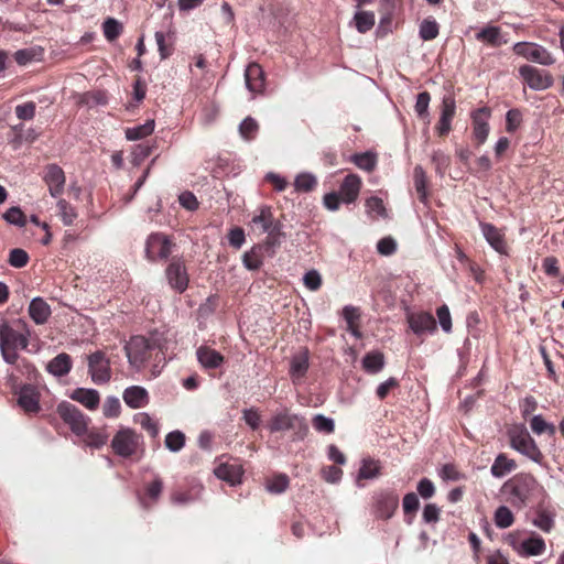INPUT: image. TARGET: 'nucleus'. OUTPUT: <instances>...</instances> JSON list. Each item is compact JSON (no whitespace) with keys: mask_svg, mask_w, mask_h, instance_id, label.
<instances>
[{"mask_svg":"<svg viewBox=\"0 0 564 564\" xmlns=\"http://www.w3.org/2000/svg\"><path fill=\"white\" fill-rule=\"evenodd\" d=\"M56 413L77 436H82L87 433L90 419L73 403L62 401L56 408Z\"/></svg>","mask_w":564,"mask_h":564,"instance_id":"nucleus-8","label":"nucleus"},{"mask_svg":"<svg viewBox=\"0 0 564 564\" xmlns=\"http://www.w3.org/2000/svg\"><path fill=\"white\" fill-rule=\"evenodd\" d=\"M166 341L159 334H151L150 337L133 336L126 346L127 357L131 366L142 368L153 356L163 355Z\"/></svg>","mask_w":564,"mask_h":564,"instance_id":"nucleus-2","label":"nucleus"},{"mask_svg":"<svg viewBox=\"0 0 564 564\" xmlns=\"http://www.w3.org/2000/svg\"><path fill=\"white\" fill-rule=\"evenodd\" d=\"M491 116L489 107H481L471 112L473 135L478 144L486 142L489 134L488 119Z\"/></svg>","mask_w":564,"mask_h":564,"instance_id":"nucleus-19","label":"nucleus"},{"mask_svg":"<svg viewBox=\"0 0 564 564\" xmlns=\"http://www.w3.org/2000/svg\"><path fill=\"white\" fill-rule=\"evenodd\" d=\"M456 113V101L452 96H445L441 104L440 119L435 126L438 137L445 138L452 130V121Z\"/></svg>","mask_w":564,"mask_h":564,"instance_id":"nucleus-18","label":"nucleus"},{"mask_svg":"<svg viewBox=\"0 0 564 564\" xmlns=\"http://www.w3.org/2000/svg\"><path fill=\"white\" fill-rule=\"evenodd\" d=\"M514 54L541 65H552L555 59L542 45L531 42H518L512 47Z\"/></svg>","mask_w":564,"mask_h":564,"instance_id":"nucleus-11","label":"nucleus"},{"mask_svg":"<svg viewBox=\"0 0 564 564\" xmlns=\"http://www.w3.org/2000/svg\"><path fill=\"white\" fill-rule=\"evenodd\" d=\"M381 465L378 459L366 457L361 460V465L357 476V485L362 487V480L377 478L381 474Z\"/></svg>","mask_w":564,"mask_h":564,"instance_id":"nucleus-28","label":"nucleus"},{"mask_svg":"<svg viewBox=\"0 0 564 564\" xmlns=\"http://www.w3.org/2000/svg\"><path fill=\"white\" fill-rule=\"evenodd\" d=\"M476 40L494 47L501 45V31L498 26H486L476 34Z\"/></svg>","mask_w":564,"mask_h":564,"instance_id":"nucleus-41","label":"nucleus"},{"mask_svg":"<svg viewBox=\"0 0 564 564\" xmlns=\"http://www.w3.org/2000/svg\"><path fill=\"white\" fill-rule=\"evenodd\" d=\"M3 218L12 225L23 227L25 226L26 219L20 207H11L4 214Z\"/></svg>","mask_w":564,"mask_h":564,"instance_id":"nucleus-61","label":"nucleus"},{"mask_svg":"<svg viewBox=\"0 0 564 564\" xmlns=\"http://www.w3.org/2000/svg\"><path fill=\"white\" fill-rule=\"evenodd\" d=\"M135 423L140 424V426L148 431V433L155 437L159 432L158 424L152 420V417L148 413H139L134 416Z\"/></svg>","mask_w":564,"mask_h":564,"instance_id":"nucleus-57","label":"nucleus"},{"mask_svg":"<svg viewBox=\"0 0 564 564\" xmlns=\"http://www.w3.org/2000/svg\"><path fill=\"white\" fill-rule=\"evenodd\" d=\"M140 436L131 429L119 430L112 438L113 453L121 457L132 456L138 448Z\"/></svg>","mask_w":564,"mask_h":564,"instance_id":"nucleus-13","label":"nucleus"},{"mask_svg":"<svg viewBox=\"0 0 564 564\" xmlns=\"http://www.w3.org/2000/svg\"><path fill=\"white\" fill-rule=\"evenodd\" d=\"M431 101V95L429 91H422L416 97L415 111L421 119L429 117V105Z\"/></svg>","mask_w":564,"mask_h":564,"instance_id":"nucleus-58","label":"nucleus"},{"mask_svg":"<svg viewBox=\"0 0 564 564\" xmlns=\"http://www.w3.org/2000/svg\"><path fill=\"white\" fill-rule=\"evenodd\" d=\"M121 412V404L118 398L107 397L104 405L102 413L106 417H117Z\"/></svg>","mask_w":564,"mask_h":564,"instance_id":"nucleus-60","label":"nucleus"},{"mask_svg":"<svg viewBox=\"0 0 564 564\" xmlns=\"http://www.w3.org/2000/svg\"><path fill=\"white\" fill-rule=\"evenodd\" d=\"M419 507H420V501H419L416 494L409 492L403 497L402 508H403L405 516H408V514L414 516V513L417 511Z\"/></svg>","mask_w":564,"mask_h":564,"instance_id":"nucleus-64","label":"nucleus"},{"mask_svg":"<svg viewBox=\"0 0 564 564\" xmlns=\"http://www.w3.org/2000/svg\"><path fill=\"white\" fill-rule=\"evenodd\" d=\"M508 437L510 446L514 451L535 463H541L543 460L544 456L542 452L523 424H513L509 427Z\"/></svg>","mask_w":564,"mask_h":564,"instance_id":"nucleus-6","label":"nucleus"},{"mask_svg":"<svg viewBox=\"0 0 564 564\" xmlns=\"http://www.w3.org/2000/svg\"><path fill=\"white\" fill-rule=\"evenodd\" d=\"M540 488L538 480L531 474L520 473L508 479L501 487L506 500L513 508L521 510L528 506L533 494Z\"/></svg>","mask_w":564,"mask_h":564,"instance_id":"nucleus-3","label":"nucleus"},{"mask_svg":"<svg viewBox=\"0 0 564 564\" xmlns=\"http://www.w3.org/2000/svg\"><path fill=\"white\" fill-rule=\"evenodd\" d=\"M196 354L199 364L206 369H217L225 360L220 352L208 346H200Z\"/></svg>","mask_w":564,"mask_h":564,"instance_id":"nucleus-26","label":"nucleus"},{"mask_svg":"<svg viewBox=\"0 0 564 564\" xmlns=\"http://www.w3.org/2000/svg\"><path fill=\"white\" fill-rule=\"evenodd\" d=\"M8 381L13 394L18 397L19 406L26 413H37L41 410L40 406V391L31 383L22 384L20 382V376L10 373Z\"/></svg>","mask_w":564,"mask_h":564,"instance_id":"nucleus-7","label":"nucleus"},{"mask_svg":"<svg viewBox=\"0 0 564 564\" xmlns=\"http://www.w3.org/2000/svg\"><path fill=\"white\" fill-rule=\"evenodd\" d=\"M155 148V144L140 143L133 148L132 164L140 165L148 156H150Z\"/></svg>","mask_w":564,"mask_h":564,"instance_id":"nucleus-51","label":"nucleus"},{"mask_svg":"<svg viewBox=\"0 0 564 564\" xmlns=\"http://www.w3.org/2000/svg\"><path fill=\"white\" fill-rule=\"evenodd\" d=\"M163 490V481L156 477L154 480L149 482L144 488V495L140 497V503L143 508L149 509L155 503Z\"/></svg>","mask_w":564,"mask_h":564,"instance_id":"nucleus-33","label":"nucleus"},{"mask_svg":"<svg viewBox=\"0 0 564 564\" xmlns=\"http://www.w3.org/2000/svg\"><path fill=\"white\" fill-rule=\"evenodd\" d=\"M522 122V113L519 109H510L506 115V130L514 132Z\"/></svg>","mask_w":564,"mask_h":564,"instance_id":"nucleus-63","label":"nucleus"},{"mask_svg":"<svg viewBox=\"0 0 564 564\" xmlns=\"http://www.w3.org/2000/svg\"><path fill=\"white\" fill-rule=\"evenodd\" d=\"M288 487H289V477L283 474L272 477L267 482V489L273 494H282L288 489Z\"/></svg>","mask_w":564,"mask_h":564,"instance_id":"nucleus-56","label":"nucleus"},{"mask_svg":"<svg viewBox=\"0 0 564 564\" xmlns=\"http://www.w3.org/2000/svg\"><path fill=\"white\" fill-rule=\"evenodd\" d=\"M43 182L46 184L52 197H59L65 189L66 176L63 169L55 164H47L43 170Z\"/></svg>","mask_w":564,"mask_h":564,"instance_id":"nucleus-16","label":"nucleus"},{"mask_svg":"<svg viewBox=\"0 0 564 564\" xmlns=\"http://www.w3.org/2000/svg\"><path fill=\"white\" fill-rule=\"evenodd\" d=\"M308 369V355L307 351L294 356L291 360L290 375L295 379L303 378Z\"/></svg>","mask_w":564,"mask_h":564,"instance_id":"nucleus-39","label":"nucleus"},{"mask_svg":"<svg viewBox=\"0 0 564 564\" xmlns=\"http://www.w3.org/2000/svg\"><path fill=\"white\" fill-rule=\"evenodd\" d=\"M364 369L369 373H378L384 367V356L380 351H370L362 359Z\"/></svg>","mask_w":564,"mask_h":564,"instance_id":"nucleus-38","label":"nucleus"},{"mask_svg":"<svg viewBox=\"0 0 564 564\" xmlns=\"http://www.w3.org/2000/svg\"><path fill=\"white\" fill-rule=\"evenodd\" d=\"M15 366L17 376H24L28 380L32 381L36 379L37 370L35 366L25 358H18Z\"/></svg>","mask_w":564,"mask_h":564,"instance_id":"nucleus-50","label":"nucleus"},{"mask_svg":"<svg viewBox=\"0 0 564 564\" xmlns=\"http://www.w3.org/2000/svg\"><path fill=\"white\" fill-rule=\"evenodd\" d=\"M31 329L22 318L8 319L0 312V352L7 364H17L18 350L29 347Z\"/></svg>","mask_w":564,"mask_h":564,"instance_id":"nucleus-1","label":"nucleus"},{"mask_svg":"<svg viewBox=\"0 0 564 564\" xmlns=\"http://www.w3.org/2000/svg\"><path fill=\"white\" fill-rule=\"evenodd\" d=\"M440 32L438 23L433 19H424L420 25V36L424 41L434 40Z\"/></svg>","mask_w":564,"mask_h":564,"instance_id":"nucleus-49","label":"nucleus"},{"mask_svg":"<svg viewBox=\"0 0 564 564\" xmlns=\"http://www.w3.org/2000/svg\"><path fill=\"white\" fill-rule=\"evenodd\" d=\"M242 419L252 431H257L260 427L261 414L257 408L242 410Z\"/></svg>","mask_w":564,"mask_h":564,"instance_id":"nucleus-59","label":"nucleus"},{"mask_svg":"<svg viewBox=\"0 0 564 564\" xmlns=\"http://www.w3.org/2000/svg\"><path fill=\"white\" fill-rule=\"evenodd\" d=\"M350 160L359 169L367 172H372L377 165V156L371 152L356 153Z\"/></svg>","mask_w":564,"mask_h":564,"instance_id":"nucleus-45","label":"nucleus"},{"mask_svg":"<svg viewBox=\"0 0 564 564\" xmlns=\"http://www.w3.org/2000/svg\"><path fill=\"white\" fill-rule=\"evenodd\" d=\"M343 317L347 324V330L357 339L362 337L360 332V310L355 306H345L343 308Z\"/></svg>","mask_w":564,"mask_h":564,"instance_id":"nucleus-31","label":"nucleus"},{"mask_svg":"<svg viewBox=\"0 0 564 564\" xmlns=\"http://www.w3.org/2000/svg\"><path fill=\"white\" fill-rule=\"evenodd\" d=\"M14 111L20 120H32L35 117L36 105L34 101H28L18 105Z\"/></svg>","mask_w":564,"mask_h":564,"instance_id":"nucleus-62","label":"nucleus"},{"mask_svg":"<svg viewBox=\"0 0 564 564\" xmlns=\"http://www.w3.org/2000/svg\"><path fill=\"white\" fill-rule=\"evenodd\" d=\"M79 102L90 108L95 106H105L108 102V96L104 90L88 91L80 97Z\"/></svg>","mask_w":564,"mask_h":564,"instance_id":"nucleus-47","label":"nucleus"},{"mask_svg":"<svg viewBox=\"0 0 564 564\" xmlns=\"http://www.w3.org/2000/svg\"><path fill=\"white\" fill-rule=\"evenodd\" d=\"M155 128L154 120H147L143 124L126 129V138L130 141L141 140L152 134Z\"/></svg>","mask_w":564,"mask_h":564,"instance_id":"nucleus-37","label":"nucleus"},{"mask_svg":"<svg viewBox=\"0 0 564 564\" xmlns=\"http://www.w3.org/2000/svg\"><path fill=\"white\" fill-rule=\"evenodd\" d=\"M184 445H185V435L181 431L170 432L165 436V446L171 452H178L184 447Z\"/></svg>","mask_w":564,"mask_h":564,"instance_id":"nucleus-54","label":"nucleus"},{"mask_svg":"<svg viewBox=\"0 0 564 564\" xmlns=\"http://www.w3.org/2000/svg\"><path fill=\"white\" fill-rule=\"evenodd\" d=\"M376 517L388 520L399 507V496L392 490H381L375 494Z\"/></svg>","mask_w":564,"mask_h":564,"instance_id":"nucleus-15","label":"nucleus"},{"mask_svg":"<svg viewBox=\"0 0 564 564\" xmlns=\"http://www.w3.org/2000/svg\"><path fill=\"white\" fill-rule=\"evenodd\" d=\"M247 88L253 94H261L265 88V74L258 63H251L245 72Z\"/></svg>","mask_w":564,"mask_h":564,"instance_id":"nucleus-22","label":"nucleus"},{"mask_svg":"<svg viewBox=\"0 0 564 564\" xmlns=\"http://www.w3.org/2000/svg\"><path fill=\"white\" fill-rule=\"evenodd\" d=\"M317 186V180L313 174L301 173L295 177L294 187L296 192L310 193Z\"/></svg>","mask_w":564,"mask_h":564,"instance_id":"nucleus-46","label":"nucleus"},{"mask_svg":"<svg viewBox=\"0 0 564 564\" xmlns=\"http://www.w3.org/2000/svg\"><path fill=\"white\" fill-rule=\"evenodd\" d=\"M361 184V178L357 174H348L340 184L338 192L343 203H354L358 198Z\"/></svg>","mask_w":564,"mask_h":564,"instance_id":"nucleus-24","label":"nucleus"},{"mask_svg":"<svg viewBox=\"0 0 564 564\" xmlns=\"http://www.w3.org/2000/svg\"><path fill=\"white\" fill-rule=\"evenodd\" d=\"M88 372L91 380L97 384H105L111 379L110 360L101 350H97L88 356Z\"/></svg>","mask_w":564,"mask_h":564,"instance_id":"nucleus-12","label":"nucleus"},{"mask_svg":"<svg viewBox=\"0 0 564 564\" xmlns=\"http://www.w3.org/2000/svg\"><path fill=\"white\" fill-rule=\"evenodd\" d=\"M258 130L259 124L251 117H247L239 126V132L241 137L247 141L253 140L258 133Z\"/></svg>","mask_w":564,"mask_h":564,"instance_id":"nucleus-52","label":"nucleus"},{"mask_svg":"<svg viewBox=\"0 0 564 564\" xmlns=\"http://www.w3.org/2000/svg\"><path fill=\"white\" fill-rule=\"evenodd\" d=\"M243 265L251 271L259 270L263 263V253L261 246H253L242 256Z\"/></svg>","mask_w":564,"mask_h":564,"instance_id":"nucleus-36","label":"nucleus"},{"mask_svg":"<svg viewBox=\"0 0 564 564\" xmlns=\"http://www.w3.org/2000/svg\"><path fill=\"white\" fill-rule=\"evenodd\" d=\"M69 398L80 403L89 411L97 410L100 403V394L95 389L76 388L72 391Z\"/></svg>","mask_w":564,"mask_h":564,"instance_id":"nucleus-25","label":"nucleus"},{"mask_svg":"<svg viewBox=\"0 0 564 564\" xmlns=\"http://www.w3.org/2000/svg\"><path fill=\"white\" fill-rule=\"evenodd\" d=\"M249 226L254 235H268L265 241L268 246H274L281 235L282 225L278 219H275L272 208L267 205L254 210L251 220L249 221Z\"/></svg>","mask_w":564,"mask_h":564,"instance_id":"nucleus-5","label":"nucleus"},{"mask_svg":"<svg viewBox=\"0 0 564 564\" xmlns=\"http://www.w3.org/2000/svg\"><path fill=\"white\" fill-rule=\"evenodd\" d=\"M165 276L171 289L183 293L188 288L189 274L183 257H172L166 269Z\"/></svg>","mask_w":564,"mask_h":564,"instance_id":"nucleus-10","label":"nucleus"},{"mask_svg":"<svg viewBox=\"0 0 564 564\" xmlns=\"http://www.w3.org/2000/svg\"><path fill=\"white\" fill-rule=\"evenodd\" d=\"M494 522L499 529H507L514 523V516L507 506H500L495 511Z\"/></svg>","mask_w":564,"mask_h":564,"instance_id":"nucleus-44","label":"nucleus"},{"mask_svg":"<svg viewBox=\"0 0 564 564\" xmlns=\"http://www.w3.org/2000/svg\"><path fill=\"white\" fill-rule=\"evenodd\" d=\"M406 321L415 335L434 333L437 328L434 316L429 312L408 313Z\"/></svg>","mask_w":564,"mask_h":564,"instance_id":"nucleus-20","label":"nucleus"},{"mask_svg":"<svg viewBox=\"0 0 564 564\" xmlns=\"http://www.w3.org/2000/svg\"><path fill=\"white\" fill-rule=\"evenodd\" d=\"M29 315L35 324L42 325L51 315L50 305L43 299L35 297L29 305Z\"/></svg>","mask_w":564,"mask_h":564,"instance_id":"nucleus-30","label":"nucleus"},{"mask_svg":"<svg viewBox=\"0 0 564 564\" xmlns=\"http://www.w3.org/2000/svg\"><path fill=\"white\" fill-rule=\"evenodd\" d=\"M414 186L420 202L426 204L427 202V178L422 166L414 167Z\"/></svg>","mask_w":564,"mask_h":564,"instance_id":"nucleus-42","label":"nucleus"},{"mask_svg":"<svg viewBox=\"0 0 564 564\" xmlns=\"http://www.w3.org/2000/svg\"><path fill=\"white\" fill-rule=\"evenodd\" d=\"M312 425L317 432L321 433L330 434L335 431L334 420L323 414H316L312 419Z\"/></svg>","mask_w":564,"mask_h":564,"instance_id":"nucleus-53","label":"nucleus"},{"mask_svg":"<svg viewBox=\"0 0 564 564\" xmlns=\"http://www.w3.org/2000/svg\"><path fill=\"white\" fill-rule=\"evenodd\" d=\"M29 260L30 257L25 250L15 248L10 251L8 262L11 267L21 269L29 263Z\"/></svg>","mask_w":564,"mask_h":564,"instance_id":"nucleus-55","label":"nucleus"},{"mask_svg":"<svg viewBox=\"0 0 564 564\" xmlns=\"http://www.w3.org/2000/svg\"><path fill=\"white\" fill-rule=\"evenodd\" d=\"M480 228L487 242L499 253L508 254V245L501 229L489 223H481Z\"/></svg>","mask_w":564,"mask_h":564,"instance_id":"nucleus-21","label":"nucleus"},{"mask_svg":"<svg viewBox=\"0 0 564 564\" xmlns=\"http://www.w3.org/2000/svg\"><path fill=\"white\" fill-rule=\"evenodd\" d=\"M517 468L514 459L509 458L506 454L500 453L490 467V473L496 478H501Z\"/></svg>","mask_w":564,"mask_h":564,"instance_id":"nucleus-32","label":"nucleus"},{"mask_svg":"<svg viewBox=\"0 0 564 564\" xmlns=\"http://www.w3.org/2000/svg\"><path fill=\"white\" fill-rule=\"evenodd\" d=\"M122 399L131 409L144 408L150 402L149 392L141 386H131L124 389Z\"/></svg>","mask_w":564,"mask_h":564,"instance_id":"nucleus-23","label":"nucleus"},{"mask_svg":"<svg viewBox=\"0 0 564 564\" xmlns=\"http://www.w3.org/2000/svg\"><path fill=\"white\" fill-rule=\"evenodd\" d=\"M175 243L164 234H151L145 242V257L151 262L167 260Z\"/></svg>","mask_w":564,"mask_h":564,"instance_id":"nucleus-9","label":"nucleus"},{"mask_svg":"<svg viewBox=\"0 0 564 564\" xmlns=\"http://www.w3.org/2000/svg\"><path fill=\"white\" fill-rule=\"evenodd\" d=\"M267 427L272 434L291 431L293 441H302L308 433L305 417L289 409L276 411L268 421Z\"/></svg>","mask_w":564,"mask_h":564,"instance_id":"nucleus-4","label":"nucleus"},{"mask_svg":"<svg viewBox=\"0 0 564 564\" xmlns=\"http://www.w3.org/2000/svg\"><path fill=\"white\" fill-rule=\"evenodd\" d=\"M242 474L243 469L239 464L223 463L215 468V475L217 478L225 480L230 485L239 484L241 481Z\"/></svg>","mask_w":564,"mask_h":564,"instance_id":"nucleus-27","label":"nucleus"},{"mask_svg":"<svg viewBox=\"0 0 564 564\" xmlns=\"http://www.w3.org/2000/svg\"><path fill=\"white\" fill-rule=\"evenodd\" d=\"M72 366L70 356L66 352H61L47 364L46 369L55 377H63L69 373Z\"/></svg>","mask_w":564,"mask_h":564,"instance_id":"nucleus-29","label":"nucleus"},{"mask_svg":"<svg viewBox=\"0 0 564 564\" xmlns=\"http://www.w3.org/2000/svg\"><path fill=\"white\" fill-rule=\"evenodd\" d=\"M529 422L532 432L536 435L547 434L553 437L556 433V426L546 422L541 414L533 415Z\"/></svg>","mask_w":564,"mask_h":564,"instance_id":"nucleus-40","label":"nucleus"},{"mask_svg":"<svg viewBox=\"0 0 564 564\" xmlns=\"http://www.w3.org/2000/svg\"><path fill=\"white\" fill-rule=\"evenodd\" d=\"M510 545L521 556H539L542 555L545 550V541L542 536L532 532L531 535L521 542H517L516 539L510 535Z\"/></svg>","mask_w":564,"mask_h":564,"instance_id":"nucleus-17","label":"nucleus"},{"mask_svg":"<svg viewBox=\"0 0 564 564\" xmlns=\"http://www.w3.org/2000/svg\"><path fill=\"white\" fill-rule=\"evenodd\" d=\"M355 22L358 32L366 33L370 31L376 22L375 13L370 11H360L355 14Z\"/></svg>","mask_w":564,"mask_h":564,"instance_id":"nucleus-48","label":"nucleus"},{"mask_svg":"<svg viewBox=\"0 0 564 564\" xmlns=\"http://www.w3.org/2000/svg\"><path fill=\"white\" fill-rule=\"evenodd\" d=\"M519 74L524 83L534 90H544L553 85V77L549 72L538 69L531 65L521 66Z\"/></svg>","mask_w":564,"mask_h":564,"instance_id":"nucleus-14","label":"nucleus"},{"mask_svg":"<svg viewBox=\"0 0 564 564\" xmlns=\"http://www.w3.org/2000/svg\"><path fill=\"white\" fill-rule=\"evenodd\" d=\"M554 517L555 514L551 510L546 508H539L532 523L541 531L550 533L555 527Z\"/></svg>","mask_w":564,"mask_h":564,"instance_id":"nucleus-34","label":"nucleus"},{"mask_svg":"<svg viewBox=\"0 0 564 564\" xmlns=\"http://www.w3.org/2000/svg\"><path fill=\"white\" fill-rule=\"evenodd\" d=\"M57 216L65 226H73L78 217L76 208L66 199H58L56 204Z\"/></svg>","mask_w":564,"mask_h":564,"instance_id":"nucleus-35","label":"nucleus"},{"mask_svg":"<svg viewBox=\"0 0 564 564\" xmlns=\"http://www.w3.org/2000/svg\"><path fill=\"white\" fill-rule=\"evenodd\" d=\"M104 35L107 41H116L123 32V25L115 18H107L102 23Z\"/></svg>","mask_w":564,"mask_h":564,"instance_id":"nucleus-43","label":"nucleus"}]
</instances>
